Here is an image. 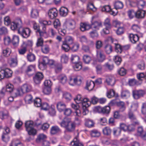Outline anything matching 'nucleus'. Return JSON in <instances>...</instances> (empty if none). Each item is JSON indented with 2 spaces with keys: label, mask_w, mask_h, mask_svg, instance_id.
I'll return each mask as SVG.
<instances>
[{
  "label": "nucleus",
  "mask_w": 146,
  "mask_h": 146,
  "mask_svg": "<svg viewBox=\"0 0 146 146\" xmlns=\"http://www.w3.org/2000/svg\"><path fill=\"white\" fill-rule=\"evenodd\" d=\"M19 54L20 55H24L27 51L26 46H25L23 45H22L21 47L18 49Z\"/></svg>",
  "instance_id": "nucleus-28"
},
{
  "label": "nucleus",
  "mask_w": 146,
  "mask_h": 146,
  "mask_svg": "<svg viewBox=\"0 0 146 146\" xmlns=\"http://www.w3.org/2000/svg\"><path fill=\"white\" fill-rule=\"evenodd\" d=\"M70 144L74 146H83V145L79 140L78 137L77 136L75 138Z\"/></svg>",
  "instance_id": "nucleus-17"
},
{
  "label": "nucleus",
  "mask_w": 146,
  "mask_h": 146,
  "mask_svg": "<svg viewBox=\"0 0 146 146\" xmlns=\"http://www.w3.org/2000/svg\"><path fill=\"white\" fill-rule=\"evenodd\" d=\"M51 91V87H44L43 90V92L46 95L50 94Z\"/></svg>",
  "instance_id": "nucleus-58"
},
{
  "label": "nucleus",
  "mask_w": 146,
  "mask_h": 146,
  "mask_svg": "<svg viewBox=\"0 0 146 146\" xmlns=\"http://www.w3.org/2000/svg\"><path fill=\"white\" fill-rule=\"evenodd\" d=\"M21 88L25 93L29 92L31 89V86L30 85L26 84H24Z\"/></svg>",
  "instance_id": "nucleus-31"
},
{
  "label": "nucleus",
  "mask_w": 146,
  "mask_h": 146,
  "mask_svg": "<svg viewBox=\"0 0 146 146\" xmlns=\"http://www.w3.org/2000/svg\"><path fill=\"white\" fill-rule=\"evenodd\" d=\"M84 99L80 94H78L74 99V100L77 104H78L81 103L83 101Z\"/></svg>",
  "instance_id": "nucleus-40"
},
{
  "label": "nucleus",
  "mask_w": 146,
  "mask_h": 146,
  "mask_svg": "<svg viewBox=\"0 0 146 146\" xmlns=\"http://www.w3.org/2000/svg\"><path fill=\"white\" fill-rule=\"evenodd\" d=\"M8 31L7 28L4 27L0 28V35H5L7 34Z\"/></svg>",
  "instance_id": "nucleus-56"
},
{
  "label": "nucleus",
  "mask_w": 146,
  "mask_h": 146,
  "mask_svg": "<svg viewBox=\"0 0 146 146\" xmlns=\"http://www.w3.org/2000/svg\"><path fill=\"white\" fill-rule=\"evenodd\" d=\"M58 15V11L55 8L50 9L48 13V16L50 18L52 19L56 17Z\"/></svg>",
  "instance_id": "nucleus-9"
},
{
  "label": "nucleus",
  "mask_w": 146,
  "mask_h": 146,
  "mask_svg": "<svg viewBox=\"0 0 146 146\" xmlns=\"http://www.w3.org/2000/svg\"><path fill=\"white\" fill-rule=\"evenodd\" d=\"M33 97L31 95L28 94L26 96L25 98V100L27 104H30L32 102Z\"/></svg>",
  "instance_id": "nucleus-42"
},
{
  "label": "nucleus",
  "mask_w": 146,
  "mask_h": 146,
  "mask_svg": "<svg viewBox=\"0 0 146 146\" xmlns=\"http://www.w3.org/2000/svg\"><path fill=\"white\" fill-rule=\"evenodd\" d=\"M70 45L66 44L64 42H63L62 46V49L65 52L68 51L70 49Z\"/></svg>",
  "instance_id": "nucleus-50"
},
{
  "label": "nucleus",
  "mask_w": 146,
  "mask_h": 146,
  "mask_svg": "<svg viewBox=\"0 0 146 146\" xmlns=\"http://www.w3.org/2000/svg\"><path fill=\"white\" fill-rule=\"evenodd\" d=\"M82 78L80 76H78L76 77L75 85L80 86L81 84Z\"/></svg>",
  "instance_id": "nucleus-61"
},
{
  "label": "nucleus",
  "mask_w": 146,
  "mask_h": 146,
  "mask_svg": "<svg viewBox=\"0 0 146 146\" xmlns=\"http://www.w3.org/2000/svg\"><path fill=\"white\" fill-rule=\"evenodd\" d=\"M2 51L3 55L6 57L8 56L11 52L10 49L9 48H2Z\"/></svg>",
  "instance_id": "nucleus-32"
},
{
  "label": "nucleus",
  "mask_w": 146,
  "mask_h": 146,
  "mask_svg": "<svg viewBox=\"0 0 146 146\" xmlns=\"http://www.w3.org/2000/svg\"><path fill=\"white\" fill-rule=\"evenodd\" d=\"M12 71L9 68H3L0 71V80L4 78H9L12 76Z\"/></svg>",
  "instance_id": "nucleus-3"
},
{
  "label": "nucleus",
  "mask_w": 146,
  "mask_h": 146,
  "mask_svg": "<svg viewBox=\"0 0 146 146\" xmlns=\"http://www.w3.org/2000/svg\"><path fill=\"white\" fill-rule=\"evenodd\" d=\"M79 57L78 56L76 55H72L71 60V62L74 64L80 62L79 61Z\"/></svg>",
  "instance_id": "nucleus-41"
},
{
  "label": "nucleus",
  "mask_w": 146,
  "mask_h": 146,
  "mask_svg": "<svg viewBox=\"0 0 146 146\" xmlns=\"http://www.w3.org/2000/svg\"><path fill=\"white\" fill-rule=\"evenodd\" d=\"M71 121V119L70 118L65 117L60 123V124L61 127L65 128Z\"/></svg>",
  "instance_id": "nucleus-14"
},
{
  "label": "nucleus",
  "mask_w": 146,
  "mask_h": 146,
  "mask_svg": "<svg viewBox=\"0 0 146 146\" xmlns=\"http://www.w3.org/2000/svg\"><path fill=\"white\" fill-rule=\"evenodd\" d=\"M1 139L3 141L7 143L9 141L10 137L7 133H5V132H3L1 137Z\"/></svg>",
  "instance_id": "nucleus-33"
},
{
  "label": "nucleus",
  "mask_w": 146,
  "mask_h": 146,
  "mask_svg": "<svg viewBox=\"0 0 146 146\" xmlns=\"http://www.w3.org/2000/svg\"><path fill=\"white\" fill-rule=\"evenodd\" d=\"M121 96L124 98H127L130 96V93L128 90H124L122 91Z\"/></svg>",
  "instance_id": "nucleus-35"
},
{
  "label": "nucleus",
  "mask_w": 146,
  "mask_h": 146,
  "mask_svg": "<svg viewBox=\"0 0 146 146\" xmlns=\"http://www.w3.org/2000/svg\"><path fill=\"white\" fill-rule=\"evenodd\" d=\"M49 62V58L47 56L44 57L42 58V60L41 64L39 65V66L42 65L44 66H46L48 64Z\"/></svg>",
  "instance_id": "nucleus-47"
},
{
  "label": "nucleus",
  "mask_w": 146,
  "mask_h": 146,
  "mask_svg": "<svg viewBox=\"0 0 146 146\" xmlns=\"http://www.w3.org/2000/svg\"><path fill=\"white\" fill-rule=\"evenodd\" d=\"M58 79L59 82L62 84H64L67 82V78L66 76L64 74H61L58 77Z\"/></svg>",
  "instance_id": "nucleus-12"
},
{
  "label": "nucleus",
  "mask_w": 146,
  "mask_h": 146,
  "mask_svg": "<svg viewBox=\"0 0 146 146\" xmlns=\"http://www.w3.org/2000/svg\"><path fill=\"white\" fill-rule=\"evenodd\" d=\"M90 134L92 137H98L100 135V133L98 130H93L91 131Z\"/></svg>",
  "instance_id": "nucleus-45"
},
{
  "label": "nucleus",
  "mask_w": 146,
  "mask_h": 146,
  "mask_svg": "<svg viewBox=\"0 0 146 146\" xmlns=\"http://www.w3.org/2000/svg\"><path fill=\"white\" fill-rule=\"evenodd\" d=\"M113 60L115 63L117 65H119L122 61L121 57L118 56H115L113 58Z\"/></svg>",
  "instance_id": "nucleus-53"
},
{
  "label": "nucleus",
  "mask_w": 146,
  "mask_h": 146,
  "mask_svg": "<svg viewBox=\"0 0 146 146\" xmlns=\"http://www.w3.org/2000/svg\"><path fill=\"white\" fill-rule=\"evenodd\" d=\"M117 105L119 108L120 111H124L125 109V106L124 103L123 102H119L117 103Z\"/></svg>",
  "instance_id": "nucleus-30"
},
{
  "label": "nucleus",
  "mask_w": 146,
  "mask_h": 146,
  "mask_svg": "<svg viewBox=\"0 0 146 146\" xmlns=\"http://www.w3.org/2000/svg\"><path fill=\"white\" fill-rule=\"evenodd\" d=\"M31 31V30L27 28L20 27L18 30V33L23 38H27L30 35Z\"/></svg>",
  "instance_id": "nucleus-4"
},
{
  "label": "nucleus",
  "mask_w": 146,
  "mask_h": 146,
  "mask_svg": "<svg viewBox=\"0 0 146 146\" xmlns=\"http://www.w3.org/2000/svg\"><path fill=\"white\" fill-rule=\"evenodd\" d=\"M76 80V77L74 76H70L69 80V84L71 86H74L75 85Z\"/></svg>",
  "instance_id": "nucleus-57"
},
{
  "label": "nucleus",
  "mask_w": 146,
  "mask_h": 146,
  "mask_svg": "<svg viewBox=\"0 0 146 146\" xmlns=\"http://www.w3.org/2000/svg\"><path fill=\"white\" fill-rule=\"evenodd\" d=\"M23 144L17 140H13L12 141L10 146H22Z\"/></svg>",
  "instance_id": "nucleus-43"
},
{
  "label": "nucleus",
  "mask_w": 146,
  "mask_h": 146,
  "mask_svg": "<svg viewBox=\"0 0 146 146\" xmlns=\"http://www.w3.org/2000/svg\"><path fill=\"white\" fill-rule=\"evenodd\" d=\"M107 96L109 98H111L114 96H116L115 91L112 89L108 91Z\"/></svg>",
  "instance_id": "nucleus-49"
},
{
  "label": "nucleus",
  "mask_w": 146,
  "mask_h": 146,
  "mask_svg": "<svg viewBox=\"0 0 146 146\" xmlns=\"http://www.w3.org/2000/svg\"><path fill=\"white\" fill-rule=\"evenodd\" d=\"M27 58L28 60L31 62L35 61L36 59L35 55L31 53H29L27 54Z\"/></svg>",
  "instance_id": "nucleus-25"
},
{
  "label": "nucleus",
  "mask_w": 146,
  "mask_h": 146,
  "mask_svg": "<svg viewBox=\"0 0 146 146\" xmlns=\"http://www.w3.org/2000/svg\"><path fill=\"white\" fill-rule=\"evenodd\" d=\"M94 123L93 121L89 119H87L86 120L85 125L86 126L90 128L94 126Z\"/></svg>",
  "instance_id": "nucleus-27"
},
{
  "label": "nucleus",
  "mask_w": 146,
  "mask_h": 146,
  "mask_svg": "<svg viewBox=\"0 0 146 146\" xmlns=\"http://www.w3.org/2000/svg\"><path fill=\"white\" fill-rule=\"evenodd\" d=\"M129 38L130 41L133 43H136L139 40V37L137 35L133 34H130Z\"/></svg>",
  "instance_id": "nucleus-18"
},
{
  "label": "nucleus",
  "mask_w": 146,
  "mask_h": 146,
  "mask_svg": "<svg viewBox=\"0 0 146 146\" xmlns=\"http://www.w3.org/2000/svg\"><path fill=\"white\" fill-rule=\"evenodd\" d=\"M43 78V75L42 73L38 72L35 74V76L33 77L34 82L36 84H39Z\"/></svg>",
  "instance_id": "nucleus-8"
},
{
  "label": "nucleus",
  "mask_w": 146,
  "mask_h": 146,
  "mask_svg": "<svg viewBox=\"0 0 146 146\" xmlns=\"http://www.w3.org/2000/svg\"><path fill=\"white\" fill-rule=\"evenodd\" d=\"M102 131L104 135L110 136L111 134V130L109 127H106L103 129Z\"/></svg>",
  "instance_id": "nucleus-24"
},
{
  "label": "nucleus",
  "mask_w": 146,
  "mask_h": 146,
  "mask_svg": "<svg viewBox=\"0 0 146 146\" xmlns=\"http://www.w3.org/2000/svg\"><path fill=\"white\" fill-rule=\"evenodd\" d=\"M95 85L94 82L92 81H87L86 86L88 90H92L94 88Z\"/></svg>",
  "instance_id": "nucleus-36"
},
{
  "label": "nucleus",
  "mask_w": 146,
  "mask_h": 146,
  "mask_svg": "<svg viewBox=\"0 0 146 146\" xmlns=\"http://www.w3.org/2000/svg\"><path fill=\"white\" fill-rule=\"evenodd\" d=\"M3 88L5 89L4 90L5 91L10 93L12 92L14 90L13 85L10 83L7 84L5 87Z\"/></svg>",
  "instance_id": "nucleus-23"
},
{
  "label": "nucleus",
  "mask_w": 146,
  "mask_h": 146,
  "mask_svg": "<svg viewBox=\"0 0 146 146\" xmlns=\"http://www.w3.org/2000/svg\"><path fill=\"white\" fill-rule=\"evenodd\" d=\"M38 33L39 34L40 38H46L48 37V35L46 31H42L40 30Z\"/></svg>",
  "instance_id": "nucleus-60"
},
{
  "label": "nucleus",
  "mask_w": 146,
  "mask_h": 146,
  "mask_svg": "<svg viewBox=\"0 0 146 146\" xmlns=\"http://www.w3.org/2000/svg\"><path fill=\"white\" fill-rule=\"evenodd\" d=\"M68 10L67 8L64 7H61L60 9L59 13L61 16L65 17L68 14Z\"/></svg>",
  "instance_id": "nucleus-22"
},
{
  "label": "nucleus",
  "mask_w": 146,
  "mask_h": 146,
  "mask_svg": "<svg viewBox=\"0 0 146 146\" xmlns=\"http://www.w3.org/2000/svg\"><path fill=\"white\" fill-rule=\"evenodd\" d=\"M145 11L142 9L139 10L137 12H135V16L138 18H143L145 16Z\"/></svg>",
  "instance_id": "nucleus-19"
},
{
  "label": "nucleus",
  "mask_w": 146,
  "mask_h": 146,
  "mask_svg": "<svg viewBox=\"0 0 146 146\" xmlns=\"http://www.w3.org/2000/svg\"><path fill=\"white\" fill-rule=\"evenodd\" d=\"M123 3L118 1H116L114 4V7L116 9H121L123 8Z\"/></svg>",
  "instance_id": "nucleus-29"
},
{
  "label": "nucleus",
  "mask_w": 146,
  "mask_h": 146,
  "mask_svg": "<svg viewBox=\"0 0 146 146\" xmlns=\"http://www.w3.org/2000/svg\"><path fill=\"white\" fill-rule=\"evenodd\" d=\"M75 128V123L72 122L71 121L65 129L68 131L71 132L74 130Z\"/></svg>",
  "instance_id": "nucleus-16"
},
{
  "label": "nucleus",
  "mask_w": 146,
  "mask_h": 146,
  "mask_svg": "<svg viewBox=\"0 0 146 146\" xmlns=\"http://www.w3.org/2000/svg\"><path fill=\"white\" fill-rule=\"evenodd\" d=\"M35 106L37 107L41 106L42 104L41 99L38 98H36L34 100Z\"/></svg>",
  "instance_id": "nucleus-55"
},
{
  "label": "nucleus",
  "mask_w": 146,
  "mask_h": 146,
  "mask_svg": "<svg viewBox=\"0 0 146 146\" xmlns=\"http://www.w3.org/2000/svg\"><path fill=\"white\" fill-rule=\"evenodd\" d=\"M46 138V135L43 134H40L38 136L36 139V141L37 143H39L41 141H43Z\"/></svg>",
  "instance_id": "nucleus-38"
},
{
  "label": "nucleus",
  "mask_w": 146,
  "mask_h": 146,
  "mask_svg": "<svg viewBox=\"0 0 146 146\" xmlns=\"http://www.w3.org/2000/svg\"><path fill=\"white\" fill-rule=\"evenodd\" d=\"M25 127L26 130L29 135L35 134L36 131L34 128L33 122L32 121H26L25 123Z\"/></svg>",
  "instance_id": "nucleus-2"
},
{
  "label": "nucleus",
  "mask_w": 146,
  "mask_h": 146,
  "mask_svg": "<svg viewBox=\"0 0 146 146\" xmlns=\"http://www.w3.org/2000/svg\"><path fill=\"white\" fill-rule=\"evenodd\" d=\"M64 114L66 116H70L72 113V111L70 108H66L64 109Z\"/></svg>",
  "instance_id": "nucleus-62"
},
{
  "label": "nucleus",
  "mask_w": 146,
  "mask_h": 146,
  "mask_svg": "<svg viewBox=\"0 0 146 146\" xmlns=\"http://www.w3.org/2000/svg\"><path fill=\"white\" fill-rule=\"evenodd\" d=\"M61 130L59 127L56 125L52 127L50 130V133L51 134L54 135L61 132Z\"/></svg>",
  "instance_id": "nucleus-10"
},
{
  "label": "nucleus",
  "mask_w": 146,
  "mask_h": 146,
  "mask_svg": "<svg viewBox=\"0 0 146 146\" xmlns=\"http://www.w3.org/2000/svg\"><path fill=\"white\" fill-rule=\"evenodd\" d=\"M17 64V58L15 57L11 58L10 63V65L11 67H14Z\"/></svg>",
  "instance_id": "nucleus-48"
},
{
  "label": "nucleus",
  "mask_w": 146,
  "mask_h": 146,
  "mask_svg": "<svg viewBox=\"0 0 146 146\" xmlns=\"http://www.w3.org/2000/svg\"><path fill=\"white\" fill-rule=\"evenodd\" d=\"M81 103L82 104V109L87 108L91 104L89 99L87 98H84L83 101Z\"/></svg>",
  "instance_id": "nucleus-21"
},
{
  "label": "nucleus",
  "mask_w": 146,
  "mask_h": 146,
  "mask_svg": "<svg viewBox=\"0 0 146 146\" xmlns=\"http://www.w3.org/2000/svg\"><path fill=\"white\" fill-rule=\"evenodd\" d=\"M68 60V56L65 54H62L61 56V61L62 63H66Z\"/></svg>",
  "instance_id": "nucleus-51"
},
{
  "label": "nucleus",
  "mask_w": 146,
  "mask_h": 146,
  "mask_svg": "<svg viewBox=\"0 0 146 146\" xmlns=\"http://www.w3.org/2000/svg\"><path fill=\"white\" fill-rule=\"evenodd\" d=\"M98 110L99 112H101L103 113H108L110 112V106H105L103 108L98 107Z\"/></svg>",
  "instance_id": "nucleus-11"
},
{
  "label": "nucleus",
  "mask_w": 146,
  "mask_h": 146,
  "mask_svg": "<svg viewBox=\"0 0 146 146\" xmlns=\"http://www.w3.org/2000/svg\"><path fill=\"white\" fill-rule=\"evenodd\" d=\"M38 16V10L35 9H32L31 12V17L34 18H36Z\"/></svg>",
  "instance_id": "nucleus-34"
},
{
  "label": "nucleus",
  "mask_w": 146,
  "mask_h": 146,
  "mask_svg": "<svg viewBox=\"0 0 146 146\" xmlns=\"http://www.w3.org/2000/svg\"><path fill=\"white\" fill-rule=\"evenodd\" d=\"M145 94L144 91L142 90H134L133 91V96L135 99H138L142 97Z\"/></svg>",
  "instance_id": "nucleus-7"
},
{
  "label": "nucleus",
  "mask_w": 146,
  "mask_h": 146,
  "mask_svg": "<svg viewBox=\"0 0 146 146\" xmlns=\"http://www.w3.org/2000/svg\"><path fill=\"white\" fill-rule=\"evenodd\" d=\"M79 47V44L78 43L72 44L70 45V49L73 52H75L78 50Z\"/></svg>",
  "instance_id": "nucleus-52"
},
{
  "label": "nucleus",
  "mask_w": 146,
  "mask_h": 146,
  "mask_svg": "<svg viewBox=\"0 0 146 146\" xmlns=\"http://www.w3.org/2000/svg\"><path fill=\"white\" fill-rule=\"evenodd\" d=\"M64 42L71 45L73 43V39L72 37L70 36H68L66 37L65 40Z\"/></svg>",
  "instance_id": "nucleus-44"
},
{
  "label": "nucleus",
  "mask_w": 146,
  "mask_h": 146,
  "mask_svg": "<svg viewBox=\"0 0 146 146\" xmlns=\"http://www.w3.org/2000/svg\"><path fill=\"white\" fill-rule=\"evenodd\" d=\"M12 42L14 45H17L18 44L19 42V37L17 36H13L12 39Z\"/></svg>",
  "instance_id": "nucleus-64"
},
{
  "label": "nucleus",
  "mask_w": 146,
  "mask_h": 146,
  "mask_svg": "<svg viewBox=\"0 0 146 146\" xmlns=\"http://www.w3.org/2000/svg\"><path fill=\"white\" fill-rule=\"evenodd\" d=\"M63 97L67 102L70 101L72 99L71 94L67 92H66L64 94Z\"/></svg>",
  "instance_id": "nucleus-54"
},
{
  "label": "nucleus",
  "mask_w": 146,
  "mask_h": 146,
  "mask_svg": "<svg viewBox=\"0 0 146 146\" xmlns=\"http://www.w3.org/2000/svg\"><path fill=\"white\" fill-rule=\"evenodd\" d=\"M72 66L75 71H79L81 69L82 67V63L80 62L75 63L73 64Z\"/></svg>",
  "instance_id": "nucleus-26"
},
{
  "label": "nucleus",
  "mask_w": 146,
  "mask_h": 146,
  "mask_svg": "<svg viewBox=\"0 0 146 146\" xmlns=\"http://www.w3.org/2000/svg\"><path fill=\"white\" fill-rule=\"evenodd\" d=\"M53 67L54 68L56 72L57 73L59 72L62 70L61 65L58 63L54 65Z\"/></svg>",
  "instance_id": "nucleus-59"
},
{
  "label": "nucleus",
  "mask_w": 146,
  "mask_h": 146,
  "mask_svg": "<svg viewBox=\"0 0 146 146\" xmlns=\"http://www.w3.org/2000/svg\"><path fill=\"white\" fill-rule=\"evenodd\" d=\"M20 27H21V25L18 23L13 22L11 23V28L13 30L18 28L19 29Z\"/></svg>",
  "instance_id": "nucleus-46"
},
{
  "label": "nucleus",
  "mask_w": 146,
  "mask_h": 146,
  "mask_svg": "<svg viewBox=\"0 0 146 146\" xmlns=\"http://www.w3.org/2000/svg\"><path fill=\"white\" fill-rule=\"evenodd\" d=\"M104 51L106 54H110L112 51V46L110 44H107L104 47Z\"/></svg>",
  "instance_id": "nucleus-37"
},
{
  "label": "nucleus",
  "mask_w": 146,
  "mask_h": 146,
  "mask_svg": "<svg viewBox=\"0 0 146 146\" xmlns=\"http://www.w3.org/2000/svg\"><path fill=\"white\" fill-rule=\"evenodd\" d=\"M104 24L106 27L103 29V32L105 34H108L110 33L109 30L111 27L110 19H106L104 22Z\"/></svg>",
  "instance_id": "nucleus-5"
},
{
  "label": "nucleus",
  "mask_w": 146,
  "mask_h": 146,
  "mask_svg": "<svg viewBox=\"0 0 146 146\" xmlns=\"http://www.w3.org/2000/svg\"><path fill=\"white\" fill-rule=\"evenodd\" d=\"M106 81L108 84L113 86L115 83V78L112 76H110L107 78L106 80Z\"/></svg>",
  "instance_id": "nucleus-20"
},
{
  "label": "nucleus",
  "mask_w": 146,
  "mask_h": 146,
  "mask_svg": "<svg viewBox=\"0 0 146 146\" xmlns=\"http://www.w3.org/2000/svg\"><path fill=\"white\" fill-rule=\"evenodd\" d=\"M102 25V23L100 22L97 21L92 22L91 25L87 23H81L80 24V29L82 31L88 30L92 28L94 29V30H98Z\"/></svg>",
  "instance_id": "nucleus-1"
},
{
  "label": "nucleus",
  "mask_w": 146,
  "mask_h": 146,
  "mask_svg": "<svg viewBox=\"0 0 146 146\" xmlns=\"http://www.w3.org/2000/svg\"><path fill=\"white\" fill-rule=\"evenodd\" d=\"M96 56L98 61L99 62H103L106 59L105 55L101 50L96 51Z\"/></svg>",
  "instance_id": "nucleus-6"
},
{
  "label": "nucleus",
  "mask_w": 146,
  "mask_h": 146,
  "mask_svg": "<svg viewBox=\"0 0 146 146\" xmlns=\"http://www.w3.org/2000/svg\"><path fill=\"white\" fill-rule=\"evenodd\" d=\"M56 107L59 111L62 112L66 108V105L64 102H59L57 104Z\"/></svg>",
  "instance_id": "nucleus-13"
},
{
  "label": "nucleus",
  "mask_w": 146,
  "mask_h": 146,
  "mask_svg": "<svg viewBox=\"0 0 146 146\" xmlns=\"http://www.w3.org/2000/svg\"><path fill=\"white\" fill-rule=\"evenodd\" d=\"M35 66L34 65H30L29 66L27 67V69L26 71V73L29 75L31 76L32 73L29 74V73L35 70Z\"/></svg>",
  "instance_id": "nucleus-39"
},
{
  "label": "nucleus",
  "mask_w": 146,
  "mask_h": 146,
  "mask_svg": "<svg viewBox=\"0 0 146 146\" xmlns=\"http://www.w3.org/2000/svg\"><path fill=\"white\" fill-rule=\"evenodd\" d=\"M42 52L45 54L47 53L49 51V46L48 45L43 46L41 48Z\"/></svg>",
  "instance_id": "nucleus-63"
},
{
  "label": "nucleus",
  "mask_w": 146,
  "mask_h": 146,
  "mask_svg": "<svg viewBox=\"0 0 146 146\" xmlns=\"http://www.w3.org/2000/svg\"><path fill=\"white\" fill-rule=\"evenodd\" d=\"M76 22L73 19H70L67 22V27L70 29H74L76 27Z\"/></svg>",
  "instance_id": "nucleus-15"
}]
</instances>
